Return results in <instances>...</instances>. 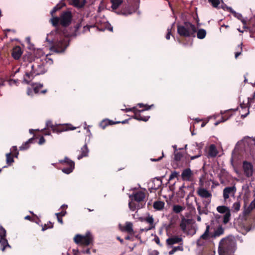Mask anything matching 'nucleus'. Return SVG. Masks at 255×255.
<instances>
[{
    "label": "nucleus",
    "instance_id": "nucleus-1",
    "mask_svg": "<svg viewBox=\"0 0 255 255\" xmlns=\"http://www.w3.org/2000/svg\"><path fill=\"white\" fill-rule=\"evenodd\" d=\"M31 71L26 72L23 77V81L29 84L32 79L36 76L43 74L47 71L45 62L42 59L36 58V61L31 65Z\"/></svg>",
    "mask_w": 255,
    "mask_h": 255
},
{
    "label": "nucleus",
    "instance_id": "nucleus-2",
    "mask_svg": "<svg viewBox=\"0 0 255 255\" xmlns=\"http://www.w3.org/2000/svg\"><path fill=\"white\" fill-rule=\"evenodd\" d=\"M73 15L72 12L70 10L63 11L59 17L53 16L49 20V22L52 26L57 27L59 25L63 27H68L72 23Z\"/></svg>",
    "mask_w": 255,
    "mask_h": 255
},
{
    "label": "nucleus",
    "instance_id": "nucleus-3",
    "mask_svg": "<svg viewBox=\"0 0 255 255\" xmlns=\"http://www.w3.org/2000/svg\"><path fill=\"white\" fill-rule=\"evenodd\" d=\"M75 128L71 124L53 125L51 121H47L46 123V128L42 131L44 135H48L50 134V129L54 133H59L64 131L73 130Z\"/></svg>",
    "mask_w": 255,
    "mask_h": 255
},
{
    "label": "nucleus",
    "instance_id": "nucleus-4",
    "mask_svg": "<svg viewBox=\"0 0 255 255\" xmlns=\"http://www.w3.org/2000/svg\"><path fill=\"white\" fill-rule=\"evenodd\" d=\"M177 33L183 37L196 36L197 28L196 26L190 22H184L183 24H178L177 26Z\"/></svg>",
    "mask_w": 255,
    "mask_h": 255
},
{
    "label": "nucleus",
    "instance_id": "nucleus-5",
    "mask_svg": "<svg viewBox=\"0 0 255 255\" xmlns=\"http://www.w3.org/2000/svg\"><path fill=\"white\" fill-rule=\"evenodd\" d=\"M74 241L77 245L88 246L93 245L94 238L91 232H87L85 235H76L74 238Z\"/></svg>",
    "mask_w": 255,
    "mask_h": 255
},
{
    "label": "nucleus",
    "instance_id": "nucleus-6",
    "mask_svg": "<svg viewBox=\"0 0 255 255\" xmlns=\"http://www.w3.org/2000/svg\"><path fill=\"white\" fill-rule=\"evenodd\" d=\"M210 228L209 225H207L206 228V230L204 233L201 236L200 238L203 240H207L209 237L213 239L216 238L221 236L224 234V228L222 227V225H219L216 229L214 230V232L210 234Z\"/></svg>",
    "mask_w": 255,
    "mask_h": 255
},
{
    "label": "nucleus",
    "instance_id": "nucleus-7",
    "mask_svg": "<svg viewBox=\"0 0 255 255\" xmlns=\"http://www.w3.org/2000/svg\"><path fill=\"white\" fill-rule=\"evenodd\" d=\"M219 250L228 255H231L235 252L234 243L223 239L220 242Z\"/></svg>",
    "mask_w": 255,
    "mask_h": 255
},
{
    "label": "nucleus",
    "instance_id": "nucleus-8",
    "mask_svg": "<svg viewBox=\"0 0 255 255\" xmlns=\"http://www.w3.org/2000/svg\"><path fill=\"white\" fill-rule=\"evenodd\" d=\"M217 212L220 214H224L223 217V223L225 225L228 224L231 219V210L229 207L226 206H219L217 207Z\"/></svg>",
    "mask_w": 255,
    "mask_h": 255
},
{
    "label": "nucleus",
    "instance_id": "nucleus-9",
    "mask_svg": "<svg viewBox=\"0 0 255 255\" xmlns=\"http://www.w3.org/2000/svg\"><path fill=\"white\" fill-rule=\"evenodd\" d=\"M59 163L67 166L62 169V171L67 174L71 173L75 168V162L67 157H65L63 160H60Z\"/></svg>",
    "mask_w": 255,
    "mask_h": 255
},
{
    "label": "nucleus",
    "instance_id": "nucleus-10",
    "mask_svg": "<svg viewBox=\"0 0 255 255\" xmlns=\"http://www.w3.org/2000/svg\"><path fill=\"white\" fill-rule=\"evenodd\" d=\"M242 169L244 175L248 178H252L253 177L254 169L253 164L248 161L245 160L243 162Z\"/></svg>",
    "mask_w": 255,
    "mask_h": 255
},
{
    "label": "nucleus",
    "instance_id": "nucleus-11",
    "mask_svg": "<svg viewBox=\"0 0 255 255\" xmlns=\"http://www.w3.org/2000/svg\"><path fill=\"white\" fill-rule=\"evenodd\" d=\"M227 10L228 11L232 13L235 17L237 18L238 19L242 21L244 25L243 28L245 30L249 29L251 32L255 31V25L253 26V27H251L250 26H248L246 20L243 18V16L241 13L236 12L231 7H228Z\"/></svg>",
    "mask_w": 255,
    "mask_h": 255
},
{
    "label": "nucleus",
    "instance_id": "nucleus-12",
    "mask_svg": "<svg viewBox=\"0 0 255 255\" xmlns=\"http://www.w3.org/2000/svg\"><path fill=\"white\" fill-rule=\"evenodd\" d=\"M0 249L3 252L7 248H11L6 239V230L2 227H0Z\"/></svg>",
    "mask_w": 255,
    "mask_h": 255
},
{
    "label": "nucleus",
    "instance_id": "nucleus-13",
    "mask_svg": "<svg viewBox=\"0 0 255 255\" xmlns=\"http://www.w3.org/2000/svg\"><path fill=\"white\" fill-rule=\"evenodd\" d=\"M140 220L141 222H145L149 224V226L148 227L145 228L144 229H141V232H147L149 230L155 229V224L154 223V219L152 216H150L149 215H148L147 216L145 217L141 218L140 219Z\"/></svg>",
    "mask_w": 255,
    "mask_h": 255
},
{
    "label": "nucleus",
    "instance_id": "nucleus-14",
    "mask_svg": "<svg viewBox=\"0 0 255 255\" xmlns=\"http://www.w3.org/2000/svg\"><path fill=\"white\" fill-rule=\"evenodd\" d=\"M236 191L237 188L235 185L225 187L223 192L224 201H226L230 196H234Z\"/></svg>",
    "mask_w": 255,
    "mask_h": 255
},
{
    "label": "nucleus",
    "instance_id": "nucleus-15",
    "mask_svg": "<svg viewBox=\"0 0 255 255\" xmlns=\"http://www.w3.org/2000/svg\"><path fill=\"white\" fill-rule=\"evenodd\" d=\"M67 47L65 42L63 40H60L56 42L50 49L56 53H61L65 51Z\"/></svg>",
    "mask_w": 255,
    "mask_h": 255
},
{
    "label": "nucleus",
    "instance_id": "nucleus-16",
    "mask_svg": "<svg viewBox=\"0 0 255 255\" xmlns=\"http://www.w3.org/2000/svg\"><path fill=\"white\" fill-rule=\"evenodd\" d=\"M145 198V194L144 192L140 191L133 193L129 196L131 200H133L137 203H142Z\"/></svg>",
    "mask_w": 255,
    "mask_h": 255
},
{
    "label": "nucleus",
    "instance_id": "nucleus-17",
    "mask_svg": "<svg viewBox=\"0 0 255 255\" xmlns=\"http://www.w3.org/2000/svg\"><path fill=\"white\" fill-rule=\"evenodd\" d=\"M120 230L123 232H126L130 235H134L135 232L133 229V224L131 222H127L125 226L119 225Z\"/></svg>",
    "mask_w": 255,
    "mask_h": 255
},
{
    "label": "nucleus",
    "instance_id": "nucleus-18",
    "mask_svg": "<svg viewBox=\"0 0 255 255\" xmlns=\"http://www.w3.org/2000/svg\"><path fill=\"white\" fill-rule=\"evenodd\" d=\"M162 184V181L160 178L158 177L154 178L152 180V185L149 188L150 192H152V190L157 191L161 186Z\"/></svg>",
    "mask_w": 255,
    "mask_h": 255
},
{
    "label": "nucleus",
    "instance_id": "nucleus-19",
    "mask_svg": "<svg viewBox=\"0 0 255 255\" xmlns=\"http://www.w3.org/2000/svg\"><path fill=\"white\" fill-rule=\"evenodd\" d=\"M183 239L178 236H174L166 240V244L168 245H173L175 244L182 245Z\"/></svg>",
    "mask_w": 255,
    "mask_h": 255
},
{
    "label": "nucleus",
    "instance_id": "nucleus-20",
    "mask_svg": "<svg viewBox=\"0 0 255 255\" xmlns=\"http://www.w3.org/2000/svg\"><path fill=\"white\" fill-rule=\"evenodd\" d=\"M144 111V110H138V111H136V112L134 113V115L132 116L131 118L139 121H141L143 122H147L150 118V116H144L141 115L140 113L143 112Z\"/></svg>",
    "mask_w": 255,
    "mask_h": 255
},
{
    "label": "nucleus",
    "instance_id": "nucleus-21",
    "mask_svg": "<svg viewBox=\"0 0 255 255\" xmlns=\"http://www.w3.org/2000/svg\"><path fill=\"white\" fill-rule=\"evenodd\" d=\"M22 54V51L19 46H15L12 48L11 56L14 59H19Z\"/></svg>",
    "mask_w": 255,
    "mask_h": 255
},
{
    "label": "nucleus",
    "instance_id": "nucleus-22",
    "mask_svg": "<svg viewBox=\"0 0 255 255\" xmlns=\"http://www.w3.org/2000/svg\"><path fill=\"white\" fill-rule=\"evenodd\" d=\"M197 194L202 198H211L212 194L207 190L204 188H199L197 190Z\"/></svg>",
    "mask_w": 255,
    "mask_h": 255
},
{
    "label": "nucleus",
    "instance_id": "nucleus-23",
    "mask_svg": "<svg viewBox=\"0 0 255 255\" xmlns=\"http://www.w3.org/2000/svg\"><path fill=\"white\" fill-rule=\"evenodd\" d=\"M193 174L190 168H187L183 171L181 174V177L183 180L191 181Z\"/></svg>",
    "mask_w": 255,
    "mask_h": 255
},
{
    "label": "nucleus",
    "instance_id": "nucleus-24",
    "mask_svg": "<svg viewBox=\"0 0 255 255\" xmlns=\"http://www.w3.org/2000/svg\"><path fill=\"white\" fill-rule=\"evenodd\" d=\"M81 154L77 156V159L80 160L83 157L88 156L89 153V149L86 143H85L83 147H81L80 150Z\"/></svg>",
    "mask_w": 255,
    "mask_h": 255
},
{
    "label": "nucleus",
    "instance_id": "nucleus-25",
    "mask_svg": "<svg viewBox=\"0 0 255 255\" xmlns=\"http://www.w3.org/2000/svg\"><path fill=\"white\" fill-rule=\"evenodd\" d=\"M120 122H113V121L110 120L109 119H104L102 120L100 123V127L102 129H105L107 126L109 125H113L114 124H119Z\"/></svg>",
    "mask_w": 255,
    "mask_h": 255
},
{
    "label": "nucleus",
    "instance_id": "nucleus-26",
    "mask_svg": "<svg viewBox=\"0 0 255 255\" xmlns=\"http://www.w3.org/2000/svg\"><path fill=\"white\" fill-rule=\"evenodd\" d=\"M134 202L135 201L131 200L128 203L129 208L132 211H135L136 209L142 208L145 205V203L143 205L142 203H135Z\"/></svg>",
    "mask_w": 255,
    "mask_h": 255
},
{
    "label": "nucleus",
    "instance_id": "nucleus-27",
    "mask_svg": "<svg viewBox=\"0 0 255 255\" xmlns=\"http://www.w3.org/2000/svg\"><path fill=\"white\" fill-rule=\"evenodd\" d=\"M86 3V0H73L71 4L78 8H82L84 7Z\"/></svg>",
    "mask_w": 255,
    "mask_h": 255
},
{
    "label": "nucleus",
    "instance_id": "nucleus-28",
    "mask_svg": "<svg viewBox=\"0 0 255 255\" xmlns=\"http://www.w3.org/2000/svg\"><path fill=\"white\" fill-rule=\"evenodd\" d=\"M35 138H34V137H33L29 139L27 141L23 143L21 145V146L19 147V150H24L27 149L29 147L30 144L34 143V141L35 140Z\"/></svg>",
    "mask_w": 255,
    "mask_h": 255
},
{
    "label": "nucleus",
    "instance_id": "nucleus-29",
    "mask_svg": "<svg viewBox=\"0 0 255 255\" xmlns=\"http://www.w3.org/2000/svg\"><path fill=\"white\" fill-rule=\"evenodd\" d=\"M83 21V18H80L78 22L74 26V33L75 35H79L81 34V31L79 30V29L83 25L82 23Z\"/></svg>",
    "mask_w": 255,
    "mask_h": 255
},
{
    "label": "nucleus",
    "instance_id": "nucleus-30",
    "mask_svg": "<svg viewBox=\"0 0 255 255\" xmlns=\"http://www.w3.org/2000/svg\"><path fill=\"white\" fill-rule=\"evenodd\" d=\"M218 153L217 150L214 144H211L209 148L208 156L211 157H215Z\"/></svg>",
    "mask_w": 255,
    "mask_h": 255
},
{
    "label": "nucleus",
    "instance_id": "nucleus-31",
    "mask_svg": "<svg viewBox=\"0 0 255 255\" xmlns=\"http://www.w3.org/2000/svg\"><path fill=\"white\" fill-rule=\"evenodd\" d=\"M6 156V163L7 166H11L14 162V159L13 155L11 154V152L7 153L5 154Z\"/></svg>",
    "mask_w": 255,
    "mask_h": 255
},
{
    "label": "nucleus",
    "instance_id": "nucleus-32",
    "mask_svg": "<svg viewBox=\"0 0 255 255\" xmlns=\"http://www.w3.org/2000/svg\"><path fill=\"white\" fill-rule=\"evenodd\" d=\"M164 203L161 201H157L154 202L153 207L156 210H161L164 206Z\"/></svg>",
    "mask_w": 255,
    "mask_h": 255
},
{
    "label": "nucleus",
    "instance_id": "nucleus-33",
    "mask_svg": "<svg viewBox=\"0 0 255 255\" xmlns=\"http://www.w3.org/2000/svg\"><path fill=\"white\" fill-rule=\"evenodd\" d=\"M123 2V0H111L112 8L113 9H117Z\"/></svg>",
    "mask_w": 255,
    "mask_h": 255
},
{
    "label": "nucleus",
    "instance_id": "nucleus-34",
    "mask_svg": "<svg viewBox=\"0 0 255 255\" xmlns=\"http://www.w3.org/2000/svg\"><path fill=\"white\" fill-rule=\"evenodd\" d=\"M188 224H189V222L188 219L184 218L182 220L180 224V227L183 232H185L186 231L187 225Z\"/></svg>",
    "mask_w": 255,
    "mask_h": 255
},
{
    "label": "nucleus",
    "instance_id": "nucleus-35",
    "mask_svg": "<svg viewBox=\"0 0 255 255\" xmlns=\"http://www.w3.org/2000/svg\"><path fill=\"white\" fill-rule=\"evenodd\" d=\"M196 32L197 38L200 39L204 38L206 35V31L204 29H200Z\"/></svg>",
    "mask_w": 255,
    "mask_h": 255
},
{
    "label": "nucleus",
    "instance_id": "nucleus-36",
    "mask_svg": "<svg viewBox=\"0 0 255 255\" xmlns=\"http://www.w3.org/2000/svg\"><path fill=\"white\" fill-rule=\"evenodd\" d=\"M228 173L225 169H222L220 171V173L219 174V177L220 178V180L221 183L223 184L224 183V180L222 179V177L226 178L228 176Z\"/></svg>",
    "mask_w": 255,
    "mask_h": 255
},
{
    "label": "nucleus",
    "instance_id": "nucleus-37",
    "mask_svg": "<svg viewBox=\"0 0 255 255\" xmlns=\"http://www.w3.org/2000/svg\"><path fill=\"white\" fill-rule=\"evenodd\" d=\"M243 43H241L240 44L238 45L236 48L237 51L235 53V58L237 59L240 55L242 54L243 51Z\"/></svg>",
    "mask_w": 255,
    "mask_h": 255
},
{
    "label": "nucleus",
    "instance_id": "nucleus-38",
    "mask_svg": "<svg viewBox=\"0 0 255 255\" xmlns=\"http://www.w3.org/2000/svg\"><path fill=\"white\" fill-rule=\"evenodd\" d=\"M240 207H241L240 202L237 201L233 204L232 208V210L233 211V212H238L240 210Z\"/></svg>",
    "mask_w": 255,
    "mask_h": 255
},
{
    "label": "nucleus",
    "instance_id": "nucleus-39",
    "mask_svg": "<svg viewBox=\"0 0 255 255\" xmlns=\"http://www.w3.org/2000/svg\"><path fill=\"white\" fill-rule=\"evenodd\" d=\"M177 251H183V246L182 245H180V246H178L177 247H173L172 250H171L169 252V255H172Z\"/></svg>",
    "mask_w": 255,
    "mask_h": 255
},
{
    "label": "nucleus",
    "instance_id": "nucleus-40",
    "mask_svg": "<svg viewBox=\"0 0 255 255\" xmlns=\"http://www.w3.org/2000/svg\"><path fill=\"white\" fill-rule=\"evenodd\" d=\"M11 152V154L14 156L15 157L17 158L18 155L19 154V152L17 150V148L16 146H13L10 148V152Z\"/></svg>",
    "mask_w": 255,
    "mask_h": 255
},
{
    "label": "nucleus",
    "instance_id": "nucleus-41",
    "mask_svg": "<svg viewBox=\"0 0 255 255\" xmlns=\"http://www.w3.org/2000/svg\"><path fill=\"white\" fill-rule=\"evenodd\" d=\"M231 116L232 114L231 113V111H228L225 112L222 117V122H225L228 120L231 117Z\"/></svg>",
    "mask_w": 255,
    "mask_h": 255
},
{
    "label": "nucleus",
    "instance_id": "nucleus-42",
    "mask_svg": "<svg viewBox=\"0 0 255 255\" xmlns=\"http://www.w3.org/2000/svg\"><path fill=\"white\" fill-rule=\"evenodd\" d=\"M53 228V224L51 222H49L47 224H44L42 226V231H44L48 229H52Z\"/></svg>",
    "mask_w": 255,
    "mask_h": 255
},
{
    "label": "nucleus",
    "instance_id": "nucleus-43",
    "mask_svg": "<svg viewBox=\"0 0 255 255\" xmlns=\"http://www.w3.org/2000/svg\"><path fill=\"white\" fill-rule=\"evenodd\" d=\"M208 1L214 7H218L220 4L219 0H208Z\"/></svg>",
    "mask_w": 255,
    "mask_h": 255
},
{
    "label": "nucleus",
    "instance_id": "nucleus-44",
    "mask_svg": "<svg viewBox=\"0 0 255 255\" xmlns=\"http://www.w3.org/2000/svg\"><path fill=\"white\" fill-rule=\"evenodd\" d=\"M137 106H138L139 108H145V109H144V111L150 110L151 108V107H154L153 104L149 106L148 105H144L142 103H138L137 104Z\"/></svg>",
    "mask_w": 255,
    "mask_h": 255
},
{
    "label": "nucleus",
    "instance_id": "nucleus-45",
    "mask_svg": "<svg viewBox=\"0 0 255 255\" xmlns=\"http://www.w3.org/2000/svg\"><path fill=\"white\" fill-rule=\"evenodd\" d=\"M61 8V6H60L59 4H57L55 6H54L53 9L50 11V14L52 16V17L54 16V14L58 10Z\"/></svg>",
    "mask_w": 255,
    "mask_h": 255
},
{
    "label": "nucleus",
    "instance_id": "nucleus-46",
    "mask_svg": "<svg viewBox=\"0 0 255 255\" xmlns=\"http://www.w3.org/2000/svg\"><path fill=\"white\" fill-rule=\"evenodd\" d=\"M45 62V65L46 64H49V65H51L53 64V60L52 59L49 57V55H47L44 59H42Z\"/></svg>",
    "mask_w": 255,
    "mask_h": 255
},
{
    "label": "nucleus",
    "instance_id": "nucleus-47",
    "mask_svg": "<svg viewBox=\"0 0 255 255\" xmlns=\"http://www.w3.org/2000/svg\"><path fill=\"white\" fill-rule=\"evenodd\" d=\"M83 30L81 32V33H84L86 31H89L91 27L95 26L94 25L92 26V25H83Z\"/></svg>",
    "mask_w": 255,
    "mask_h": 255
},
{
    "label": "nucleus",
    "instance_id": "nucleus-48",
    "mask_svg": "<svg viewBox=\"0 0 255 255\" xmlns=\"http://www.w3.org/2000/svg\"><path fill=\"white\" fill-rule=\"evenodd\" d=\"M183 210V208L180 205H175L173 207V211L176 213H179Z\"/></svg>",
    "mask_w": 255,
    "mask_h": 255
},
{
    "label": "nucleus",
    "instance_id": "nucleus-49",
    "mask_svg": "<svg viewBox=\"0 0 255 255\" xmlns=\"http://www.w3.org/2000/svg\"><path fill=\"white\" fill-rule=\"evenodd\" d=\"M182 157H183V154H182V153H181L180 152H177V153H175L174 159H175V160H176L177 161H179L181 159Z\"/></svg>",
    "mask_w": 255,
    "mask_h": 255
},
{
    "label": "nucleus",
    "instance_id": "nucleus-50",
    "mask_svg": "<svg viewBox=\"0 0 255 255\" xmlns=\"http://www.w3.org/2000/svg\"><path fill=\"white\" fill-rule=\"evenodd\" d=\"M123 110L126 112H128L129 111L132 112L134 114L136 112V111H138V109H137L135 107H132L131 108H127Z\"/></svg>",
    "mask_w": 255,
    "mask_h": 255
},
{
    "label": "nucleus",
    "instance_id": "nucleus-51",
    "mask_svg": "<svg viewBox=\"0 0 255 255\" xmlns=\"http://www.w3.org/2000/svg\"><path fill=\"white\" fill-rule=\"evenodd\" d=\"M177 176H178V173L176 172V171H174L170 174V175L169 176V180H172L173 178L177 177Z\"/></svg>",
    "mask_w": 255,
    "mask_h": 255
},
{
    "label": "nucleus",
    "instance_id": "nucleus-52",
    "mask_svg": "<svg viewBox=\"0 0 255 255\" xmlns=\"http://www.w3.org/2000/svg\"><path fill=\"white\" fill-rule=\"evenodd\" d=\"M171 35V28H168L167 29V33L166 34V36H165L167 40H169L170 39Z\"/></svg>",
    "mask_w": 255,
    "mask_h": 255
},
{
    "label": "nucleus",
    "instance_id": "nucleus-53",
    "mask_svg": "<svg viewBox=\"0 0 255 255\" xmlns=\"http://www.w3.org/2000/svg\"><path fill=\"white\" fill-rule=\"evenodd\" d=\"M249 208L251 210H253L255 208V199L251 203Z\"/></svg>",
    "mask_w": 255,
    "mask_h": 255
},
{
    "label": "nucleus",
    "instance_id": "nucleus-54",
    "mask_svg": "<svg viewBox=\"0 0 255 255\" xmlns=\"http://www.w3.org/2000/svg\"><path fill=\"white\" fill-rule=\"evenodd\" d=\"M154 242L158 245L159 246H161V245L160 244V239H159V238L155 235V237H154Z\"/></svg>",
    "mask_w": 255,
    "mask_h": 255
},
{
    "label": "nucleus",
    "instance_id": "nucleus-55",
    "mask_svg": "<svg viewBox=\"0 0 255 255\" xmlns=\"http://www.w3.org/2000/svg\"><path fill=\"white\" fill-rule=\"evenodd\" d=\"M66 214V211H62L61 212L59 213H57L55 214L56 216H60L61 217H63Z\"/></svg>",
    "mask_w": 255,
    "mask_h": 255
},
{
    "label": "nucleus",
    "instance_id": "nucleus-56",
    "mask_svg": "<svg viewBox=\"0 0 255 255\" xmlns=\"http://www.w3.org/2000/svg\"><path fill=\"white\" fill-rule=\"evenodd\" d=\"M208 213L207 208L206 207H204L202 209L201 212V215L204 214L206 215H207Z\"/></svg>",
    "mask_w": 255,
    "mask_h": 255
},
{
    "label": "nucleus",
    "instance_id": "nucleus-57",
    "mask_svg": "<svg viewBox=\"0 0 255 255\" xmlns=\"http://www.w3.org/2000/svg\"><path fill=\"white\" fill-rule=\"evenodd\" d=\"M45 142V139L43 136H41L39 139L38 144L41 145Z\"/></svg>",
    "mask_w": 255,
    "mask_h": 255
},
{
    "label": "nucleus",
    "instance_id": "nucleus-58",
    "mask_svg": "<svg viewBox=\"0 0 255 255\" xmlns=\"http://www.w3.org/2000/svg\"><path fill=\"white\" fill-rule=\"evenodd\" d=\"M40 88H39L38 87V86H37L36 85L34 87V88H33V91L35 93V94H38V93H39L40 92Z\"/></svg>",
    "mask_w": 255,
    "mask_h": 255
},
{
    "label": "nucleus",
    "instance_id": "nucleus-59",
    "mask_svg": "<svg viewBox=\"0 0 255 255\" xmlns=\"http://www.w3.org/2000/svg\"><path fill=\"white\" fill-rule=\"evenodd\" d=\"M56 217H57V219L58 222L59 223H60L61 224H63V219L62 218V217H61L60 216H56Z\"/></svg>",
    "mask_w": 255,
    "mask_h": 255
},
{
    "label": "nucleus",
    "instance_id": "nucleus-60",
    "mask_svg": "<svg viewBox=\"0 0 255 255\" xmlns=\"http://www.w3.org/2000/svg\"><path fill=\"white\" fill-rule=\"evenodd\" d=\"M132 235H129L127 236H126V237H125V239H126V240H129V241H134V240H133V239L132 238Z\"/></svg>",
    "mask_w": 255,
    "mask_h": 255
},
{
    "label": "nucleus",
    "instance_id": "nucleus-61",
    "mask_svg": "<svg viewBox=\"0 0 255 255\" xmlns=\"http://www.w3.org/2000/svg\"><path fill=\"white\" fill-rule=\"evenodd\" d=\"M162 156H160L158 159L151 158V161H158L160 160L162 158V157L164 156L163 152H162Z\"/></svg>",
    "mask_w": 255,
    "mask_h": 255
},
{
    "label": "nucleus",
    "instance_id": "nucleus-62",
    "mask_svg": "<svg viewBox=\"0 0 255 255\" xmlns=\"http://www.w3.org/2000/svg\"><path fill=\"white\" fill-rule=\"evenodd\" d=\"M197 210L198 211V213L200 215H201V210H202V208L201 207V206L200 205H199L198 204H197Z\"/></svg>",
    "mask_w": 255,
    "mask_h": 255
},
{
    "label": "nucleus",
    "instance_id": "nucleus-63",
    "mask_svg": "<svg viewBox=\"0 0 255 255\" xmlns=\"http://www.w3.org/2000/svg\"><path fill=\"white\" fill-rule=\"evenodd\" d=\"M24 219L25 220H29V221H33V220H32V218L31 217H30V216H26L24 217Z\"/></svg>",
    "mask_w": 255,
    "mask_h": 255
},
{
    "label": "nucleus",
    "instance_id": "nucleus-64",
    "mask_svg": "<svg viewBox=\"0 0 255 255\" xmlns=\"http://www.w3.org/2000/svg\"><path fill=\"white\" fill-rule=\"evenodd\" d=\"M219 255H228L225 253H223V252H222L219 250Z\"/></svg>",
    "mask_w": 255,
    "mask_h": 255
}]
</instances>
